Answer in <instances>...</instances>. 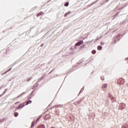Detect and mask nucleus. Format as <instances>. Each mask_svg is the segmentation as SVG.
Wrapping results in <instances>:
<instances>
[{"label":"nucleus","instance_id":"nucleus-17","mask_svg":"<svg viewBox=\"0 0 128 128\" xmlns=\"http://www.w3.org/2000/svg\"><path fill=\"white\" fill-rule=\"evenodd\" d=\"M32 78H28V79H27V82H30V80H31Z\"/></svg>","mask_w":128,"mask_h":128},{"label":"nucleus","instance_id":"nucleus-5","mask_svg":"<svg viewBox=\"0 0 128 128\" xmlns=\"http://www.w3.org/2000/svg\"><path fill=\"white\" fill-rule=\"evenodd\" d=\"M44 120H48V118H50L49 115L46 114L45 116H44Z\"/></svg>","mask_w":128,"mask_h":128},{"label":"nucleus","instance_id":"nucleus-22","mask_svg":"<svg viewBox=\"0 0 128 128\" xmlns=\"http://www.w3.org/2000/svg\"><path fill=\"white\" fill-rule=\"evenodd\" d=\"M36 122H38V118L36 120Z\"/></svg>","mask_w":128,"mask_h":128},{"label":"nucleus","instance_id":"nucleus-14","mask_svg":"<svg viewBox=\"0 0 128 128\" xmlns=\"http://www.w3.org/2000/svg\"><path fill=\"white\" fill-rule=\"evenodd\" d=\"M69 3L68 2H66L64 4V6H68Z\"/></svg>","mask_w":128,"mask_h":128},{"label":"nucleus","instance_id":"nucleus-20","mask_svg":"<svg viewBox=\"0 0 128 128\" xmlns=\"http://www.w3.org/2000/svg\"><path fill=\"white\" fill-rule=\"evenodd\" d=\"M10 70H12V68H10V70H8V72H10Z\"/></svg>","mask_w":128,"mask_h":128},{"label":"nucleus","instance_id":"nucleus-8","mask_svg":"<svg viewBox=\"0 0 128 128\" xmlns=\"http://www.w3.org/2000/svg\"><path fill=\"white\" fill-rule=\"evenodd\" d=\"M108 88V84H104L102 86V88Z\"/></svg>","mask_w":128,"mask_h":128},{"label":"nucleus","instance_id":"nucleus-6","mask_svg":"<svg viewBox=\"0 0 128 128\" xmlns=\"http://www.w3.org/2000/svg\"><path fill=\"white\" fill-rule=\"evenodd\" d=\"M42 15H44V12H41L37 14L36 16H40Z\"/></svg>","mask_w":128,"mask_h":128},{"label":"nucleus","instance_id":"nucleus-19","mask_svg":"<svg viewBox=\"0 0 128 128\" xmlns=\"http://www.w3.org/2000/svg\"><path fill=\"white\" fill-rule=\"evenodd\" d=\"M34 122H33L31 125V128H34Z\"/></svg>","mask_w":128,"mask_h":128},{"label":"nucleus","instance_id":"nucleus-10","mask_svg":"<svg viewBox=\"0 0 128 128\" xmlns=\"http://www.w3.org/2000/svg\"><path fill=\"white\" fill-rule=\"evenodd\" d=\"M37 128H44V126L40 124V125L38 126L37 127Z\"/></svg>","mask_w":128,"mask_h":128},{"label":"nucleus","instance_id":"nucleus-18","mask_svg":"<svg viewBox=\"0 0 128 128\" xmlns=\"http://www.w3.org/2000/svg\"><path fill=\"white\" fill-rule=\"evenodd\" d=\"M24 94V92H22V94H20V95L18 96L17 98H20V96H22Z\"/></svg>","mask_w":128,"mask_h":128},{"label":"nucleus","instance_id":"nucleus-4","mask_svg":"<svg viewBox=\"0 0 128 128\" xmlns=\"http://www.w3.org/2000/svg\"><path fill=\"white\" fill-rule=\"evenodd\" d=\"M24 106V103L21 104L20 106L18 107L17 110H20V108H22Z\"/></svg>","mask_w":128,"mask_h":128},{"label":"nucleus","instance_id":"nucleus-21","mask_svg":"<svg viewBox=\"0 0 128 128\" xmlns=\"http://www.w3.org/2000/svg\"><path fill=\"white\" fill-rule=\"evenodd\" d=\"M20 102H16L15 104H20Z\"/></svg>","mask_w":128,"mask_h":128},{"label":"nucleus","instance_id":"nucleus-9","mask_svg":"<svg viewBox=\"0 0 128 128\" xmlns=\"http://www.w3.org/2000/svg\"><path fill=\"white\" fill-rule=\"evenodd\" d=\"M72 14V12H68L66 13V14H64V18H66V16H68V14Z\"/></svg>","mask_w":128,"mask_h":128},{"label":"nucleus","instance_id":"nucleus-1","mask_svg":"<svg viewBox=\"0 0 128 128\" xmlns=\"http://www.w3.org/2000/svg\"><path fill=\"white\" fill-rule=\"evenodd\" d=\"M118 82L119 84L122 86V84H124V80L122 78H120L118 80Z\"/></svg>","mask_w":128,"mask_h":128},{"label":"nucleus","instance_id":"nucleus-2","mask_svg":"<svg viewBox=\"0 0 128 128\" xmlns=\"http://www.w3.org/2000/svg\"><path fill=\"white\" fill-rule=\"evenodd\" d=\"M120 110H124L126 108V104L124 103H121L120 104Z\"/></svg>","mask_w":128,"mask_h":128},{"label":"nucleus","instance_id":"nucleus-15","mask_svg":"<svg viewBox=\"0 0 128 128\" xmlns=\"http://www.w3.org/2000/svg\"><path fill=\"white\" fill-rule=\"evenodd\" d=\"M18 116V112L14 113V116Z\"/></svg>","mask_w":128,"mask_h":128},{"label":"nucleus","instance_id":"nucleus-13","mask_svg":"<svg viewBox=\"0 0 128 128\" xmlns=\"http://www.w3.org/2000/svg\"><path fill=\"white\" fill-rule=\"evenodd\" d=\"M96 50H93L92 51V54H96Z\"/></svg>","mask_w":128,"mask_h":128},{"label":"nucleus","instance_id":"nucleus-16","mask_svg":"<svg viewBox=\"0 0 128 128\" xmlns=\"http://www.w3.org/2000/svg\"><path fill=\"white\" fill-rule=\"evenodd\" d=\"M102 80H104V76H102L100 78Z\"/></svg>","mask_w":128,"mask_h":128},{"label":"nucleus","instance_id":"nucleus-11","mask_svg":"<svg viewBox=\"0 0 128 128\" xmlns=\"http://www.w3.org/2000/svg\"><path fill=\"white\" fill-rule=\"evenodd\" d=\"M32 104V100L28 101L26 103V106H28V104Z\"/></svg>","mask_w":128,"mask_h":128},{"label":"nucleus","instance_id":"nucleus-12","mask_svg":"<svg viewBox=\"0 0 128 128\" xmlns=\"http://www.w3.org/2000/svg\"><path fill=\"white\" fill-rule=\"evenodd\" d=\"M116 98L112 97V102H116Z\"/></svg>","mask_w":128,"mask_h":128},{"label":"nucleus","instance_id":"nucleus-24","mask_svg":"<svg viewBox=\"0 0 128 128\" xmlns=\"http://www.w3.org/2000/svg\"><path fill=\"white\" fill-rule=\"evenodd\" d=\"M101 44L102 46V42L101 43Z\"/></svg>","mask_w":128,"mask_h":128},{"label":"nucleus","instance_id":"nucleus-3","mask_svg":"<svg viewBox=\"0 0 128 128\" xmlns=\"http://www.w3.org/2000/svg\"><path fill=\"white\" fill-rule=\"evenodd\" d=\"M84 44V41L82 40H80L79 42H77L76 44H75V46H81L82 44Z\"/></svg>","mask_w":128,"mask_h":128},{"label":"nucleus","instance_id":"nucleus-23","mask_svg":"<svg viewBox=\"0 0 128 128\" xmlns=\"http://www.w3.org/2000/svg\"><path fill=\"white\" fill-rule=\"evenodd\" d=\"M101 44L102 46V42L101 43Z\"/></svg>","mask_w":128,"mask_h":128},{"label":"nucleus","instance_id":"nucleus-7","mask_svg":"<svg viewBox=\"0 0 128 128\" xmlns=\"http://www.w3.org/2000/svg\"><path fill=\"white\" fill-rule=\"evenodd\" d=\"M97 48H98V50H101L102 49V46H98Z\"/></svg>","mask_w":128,"mask_h":128}]
</instances>
